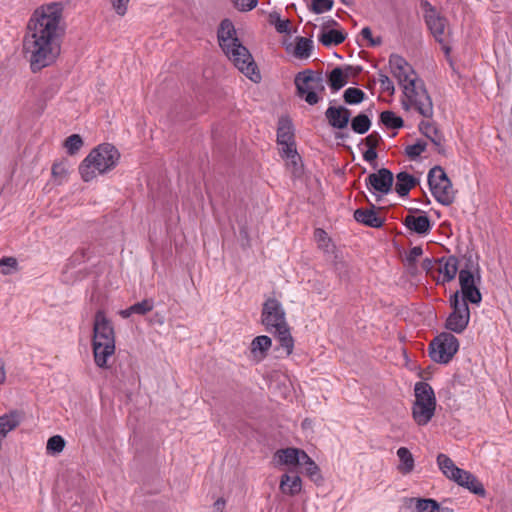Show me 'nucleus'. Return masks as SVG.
<instances>
[{"instance_id": "obj_1", "label": "nucleus", "mask_w": 512, "mask_h": 512, "mask_svg": "<svg viewBox=\"0 0 512 512\" xmlns=\"http://www.w3.org/2000/svg\"><path fill=\"white\" fill-rule=\"evenodd\" d=\"M65 30L61 2L46 3L34 11L24 41L33 71L47 67L57 60Z\"/></svg>"}, {"instance_id": "obj_2", "label": "nucleus", "mask_w": 512, "mask_h": 512, "mask_svg": "<svg viewBox=\"0 0 512 512\" xmlns=\"http://www.w3.org/2000/svg\"><path fill=\"white\" fill-rule=\"evenodd\" d=\"M217 37L219 46L233 65L251 81L258 83L261 74L251 53L237 37L236 29L230 20L224 19L220 23Z\"/></svg>"}, {"instance_id": "obj_3", "label": "nucleus", "mask_w": 512, "mask_h": 512, "mask_svg": "<svg viewBox=\"0 0 512 512\" xmlns=\"http://www.w3.org/2000/svg\"><path fill=\"white\" fill-rule=\"evenodd\" d=\"M261 318L266 330L277 338L280 344L278 350L284 356H289L293 352L294 340L282 304L275 298H268L263 304Z\"/></svg>"}, {"instance_id": "obj_4", "label": "nucleus", "mask_w": 512, "mask_h": 512, "mask_svg": "<svg viewBox=\"0 0 512 512\" xmlns=\"http://www.w3.org/2000/svg\"><path fill=\"white\" fill-rule=\"evenodd\" d=\"M115 331L105 312L99 310L94 316L92 349L95 364L106 368L108 360L115 353Z\"/></svg>"}, {"instance_id": "obj_5", "label": "nucleus", "mask_w": 512, "mask_h": 512, "mask_svg": "<svg viewBox=\"0 0 512 512\" xmlns=\"http://www.w3.org/2000/svg\"><path fill=\"white\" fill-rule=\"evenodd\" d=\"M120 153L111 144L104 143L92 149L79 165L83 181L90 182L98 175L105 174L116 167Z\"/></svg>"}, {"instance_id": "obj_6", "label": "nucleus", "mask_w": 512, "mask_h": 512, "mask_svg": "<svg viewBox=\"0 0 512 512\" xmlns=\"http://www.w3.org/2000/svg\"><path fill=\"white\" fill-rule=\"evenodd\" d=\"M400 102L405 111L414 110L425 118L433 116V103L421 79L402 88Z\"/></svg>"}, {"instance_id": "obj_7", "label": "nucleus", "mask_w": 512, "mask_h": 512, "mask_svg": "<svg viewBox=\"0 0 512 512\" xmlns=\"http://www.w3.org/2000/svg\"><path fill=\"white\" fill-rule=\"evenodd\" d=\"M415 401L412 406L413 420L419 426L427 425L436 410V397L432 387L426 382H417L414 387Z\"/></svg>"}, {"instance_id": "obj_8", "label": "nucleus", "mask_w": 512, "mask_h": 512, "mask_svg": "<svg viewBox=\"0 0 512 512\" xmlns=\"http://www.w3.org/2000/svg\"><path fill=\"white\" fill-rule=\"evenodd\" d=\"M294 82L298 95L309 105L319 102L321 99L319 93L324 91V81L320 74L312 70H305L296 75Z\"/></svg>"}, {"instance_id": "obj_9", "label": "nucleus", "mask_w": 512, "mask_h": 512, "mask_svg": "<svg viewBox=\"0 0 512 512\" xmlns=\"http://www.w3.org/2000/svg\"><path fill=\"white\" fill-rule=\"evenodd\" d=\"M428 183L434 198L442 205H450L455 199V191L445 171L436 166L429 171Z\"/></svg>"}, {"instance_id": "obj_10", "label": "nucleus", "mask_w": 512, "mask_h": 512, "mask_svg": "<svg viewBox=\"0 0 512 512\" xmlns=\"http://www.w3.org/2000/svg\"><path fill=\"white\" fill-rule=\"evenodd\" d=\"M459 349L458 339L450 333H441L431 343L429 355L437 363H448Z\"/></svg>"}, {"instance_id": "obj_11", "label": "nucleus", "mask_w": 512, "mask_h": 512, "mask_svg": "<svg viewBox=\"0 0 512 512\" xmlns=\"http://www.w3.org/2000/svg\"><path fill=\"white\" fill-rule=\"evenodd\" d=\"M452 312L446 320V328L455 333L463 332L470 320V311L465 300H460L459 291L450 297Z\"/></svg>"}, {"instance_id": "obj_12", "label": "nucleus", "mask_w": 512, "mask_h": 512, "mask_svg": "<svg viewBox=\"0 0 512 512\" xmlns=\"http://www.w3.org/2000/svg\"><path fill=\"white\" fill-rule=\"evenodd\" d=\"M459 284H460V300H465V303L480 304L482 295L479 290L480 276L474 274L470 270L462 269L459 271Z\"/></svg>"}, {"instance_id": "obj_13", "label": "nucleus", "mask_w": 512, "mask_h": 512, "mask_svg": "<svg viewBox=\"0 0 512 512\" xmlns=\"http://www.w3.org/2000/svg\"><path fill=\"white\" fill-rule=\"evenodd\" d=\"M277 141L281 146L282 156L289 160L295 170H297L300 157L294 147L292 125L288 120H280L277 130Z\"/></svg>"}, {"instance_id": "obj_14", "label": "nucleus", "mask_w": 512, "mask_h": 512, "mask_svg": "<svg viewBox=\"0 0 512 512\" xmlns=\"http://www.w3.org/2000/svg\"><path fill=\"white\" fill-rule=\"evenodd\" d=\"M389 68L401 88L420 79L412 66L400 55L392 54L389 57Z\"/></svg>"}, {"instance_id": "obj_15", "label": "nucleus", "mask_w": 512, "mask_h": 512, "mask_svg": "<svg viewBox=\"0 0 512 512\" xmlns=\"http://www.w3.org/2000/svg\"><path fill=\"white\" fill-rule=\"evenodd\" d=\"M423 9L425 21L430 32L438 42L442 43L447 30L446 19L440 15L430 2H424Z\"/></svg>"}, {"instance_id": "obj_16", "label": "nucleus", "mask_w": 512, "mask_h": 512, "mask_svg": "<svg viewBox=\"0 0 512 512\" xmlns=\"http://www.w3.org/2000/svg\"><path fill=\"white\" fill-rule=\"evenodd\" d=\"M305 453L302 449L292 447L279 449L274 454V461L277 467L297 470Z\"/></svg>"}, {"instance_id": "obj_17", "label": "nucleus", "mask_w": 512, "mask_h": 512, "mask_svg": "<svg viewBox=\"0 0 512 512\" xmlns=\"http://www.w3.org/2000/svg\"><path fill=\"white\" fill-rule=\"evenodd\" d=\"M366 183L370 191L381 195L388 194L393 184V174L386 168H382L375 173L370 174Z\"/></svg>"}, {"instance_id": "obj_18", "label": "nucleus", "mask_w": 512, "mask_h": 512, "mask_svg": "<svg viewBox=\"0 0 512 512\" xmlns=\"http://www.w3.org/2000/svg\"><path fill=\"white\" fill-rule=\"evenodd\" d=\"M86 255L84 250L75 252L62 271V281L67 284H73L78 281L82 276L81 264L85 262Z\"/></svg>"}, {"instance_id": "obj_19", "label": "nucleus", "mask_w": 512, "mask_h": 512, "mask_svg": "<svg viewBox=\"0 0 512 512\" xmlns=\"http://www.w3.org/2000/svg\"><path fill=\"white\" fill-rule=\"evenodd\" d=\"M303 488V481L299 476L297 470L290 469L286 470L281 476L279 480V490L280 492L289 497L297 496L301 493Z\"/></svg>"}, {"instance_id": "obj_20", "label": "nucleus", "mask_w": 512, "mask_h": 512, "mask_svg": "<svg viewBox=\"0 0 512 512\" xmlns=\"http://www.w3.org/2000/svg\"><path fill=\"white\" fill-rule=\"evenodd\" d=\"M450 480L454 481L459 486L468 489L475 495L481 497L486 495V491L482 483L469 471L463 470L461 468L459 470H455V476H453Z\"/></svg>"}, {"instance_id": "obj_21", "label": "nucleus", "mask_w": 512, "mask_h": 512, "mask_svg": "<svg viewBox=\"0 0 512 512\" xmlns=\"http://www.w3.org/2000/svg\"><path fill=\"white\" fill-rule=\"evenodd\" d=\"M325 116H326L329 124L333 128L344 129L345 127H347V125L349 123L351 113L346 107L330 106L326 110Z\"/></svg>"}, {"instance_id": "obj_22", "label": "nucleus", "mask_w": 512, "mask_h": 512, "mask_svg": "<svg viewBox=\"0 0 512 512\" xmlns=\"http://www.w3.org/2000/svg\"><path fill=\"white\" fill-rule=\"evenodd\" d=\"M357 71L352 66L336 67L329 75V84L334 91L340 90L344 87L351 76H354Z\"/></svg>"}, {"instance_id": "obj_23", "label": "nucleus", "mask_w": 512, "mask_h": 512, "mask_svg": "<svg viewBox=\"0 0 512 512\" xmlns=\"http://www.w3.org/2000/svg\"><path fill=\"white\" fill-rule=\"evenodd\" d=\"M439 280L449 282L453 280L458 272V260L454 256L443 257L437 261Z\"/></svg>"}, {"instance_id": "obj_24", "label": "nucleus", "mask_w": 512, "mask_h": 512, "mask_svg": "<svg viewBox=\"0 0 512 512\" xmlns=\"http://www.w3.org/2000/svg\"><path fill=\"white\" fill-rule=\"evenodd\" d=\"M272 346V340L266 335L255 337L250 345L251 358L256 362H261L267 356V352Z\"/></svg>"}, {"instance_id": "obj_25", "label": "nucleus", "mask_w": 512, "mask_h": 512, "mask_svg": "<svg viewBox=\"0 0 512 512\" xmlns=\"http://www.w3.org/2000/svg\"><path fill=\"white\" fill-rule=\"evenodd\" d=\"M354 218L357 222L373 228H379L383 224V219L374 209H357Z\"/></svg>"}, {"instance_id": "obj_26", "label": "nucleus", "mask_w": 512, "mask_h": 512, "mask_svg": "<svg viewBox=\"0 0 512 512\" xmlns=\"http://www.w3.org/2000/svg\"><path fill=\"white\" fill-rule=\"evenodd\" d=\"M404 223L409 230L418 234H426L431 229L430 220L426 215H408Z\"/></svg>"}, {"instance_id": "obj_27", "label": "nucleus", "mask_w": 512, "mask_h": 512, "mask_svg": "<svg viewBox=\"0 0 512 512\" xmlns=\"http://www.w3.org/2000/svg\"><path fill=\"white\" fill-rule=\"evenodd\" d=\"M416 178L407 172H400L396 176L395 191L399 196L408 195L409 191L416 185Z\"/></svg>"}, {"instance_id": "obj_28", "label": "nucleus", "mask_w": 512, "mask_h": 512, "mask_svg": "<svg viewBox=\"0 0 512 512\" xmlns=\"http://www.w3.org/2000/svg\"><path fill=\"white\" fill-rule=\"evenodd\" d=\"M397 457L399 459L398 471L403 475L411 473L415 466L412 453L406 447H400L397 450Z\"/></svg>"}, {"instance_id": "obj_29", "label": "nucleus", "mask_w": 512, "mask_h": 512, "mask_svg": "<svg viewBox=\"0 0 512 512\" xmlns=\"http://www.w3.org/2000/svg\"><path fill=\"white\" fill-rule=\"evenodd\" d=\"M299 466H302L304 468L305 474L313 482H315V483L322 482L323 478L320 473V469H319L318 465L307 453L304 454L303 460L301 461V464Z\"/></svg>"}, {"instance_id": "obj_30", "label": "nucleus", "mask_w": 512, "mask_h": 512, "mask_svg": "<svg viewBox=\"0 0 512 512\" xmlns=\"http://www.w3.org/2000/svg\"><path fill=\"white\" fill-rule=\"evenodd\" d=\"M419 129L427 138L431 140L436 146H441L443 142V136L431 121H422L419 124Z\"/></svg>"}, {"instance_id": "obj_31", "label": "nucleus", "mask_w": 512, "mask_h": 512, "mask_svg": "<svg viewBox=\"0 0 512 512\" xmlns=\"http://www.w3.org/2000/svg\"><path fill=\"white\" fill-rule=\"evenodd\" d=\"M70 164L68 160L62 159L58 162H55L52 166V177L56 184L61 185L67 181L68 175L70 173Z\"/></svg>"}, {"instance_id": "obj_32", "label": "nucleus", "mask_w": 512, "mask_h": 512, "mask_svg": "<svg viewBox=\"0 0 512 512\" xmlns=\"http://www.w3.org/2000/svg\"><path fill=\"white\" fill-rule=\"evenodd\" d=\"M313 49V41L305 38L298 37L296 39V45L294 47L293 54L296 58L299 59H307L310 57Z\"/></svg>"}, {"instance_id": "obj_33", "label": "nucleus", "mask_w": 512, "mask_h": 512, "mask_svg": "<svg viewBox=\"0 0 512 512\" xmlns=\"http://www.w3.org/2000/svg\"><path fill=\"white\" fill-rule=\"evenodd\" d=\"M318 40L324 46L330 47L342 43L345 40V35L339 30H328L323 31Z\"/></svg>"}, {"instance_id": "obj_34", "label": "nucleus", "mask_w": 512, "mask_h": 512, "mask_svg": "<svg viewBox=\"0 0 512 512\" xmlns=\"http://www.w3.org/2000/svg\"><path fill=\"white\" fill-rule=\"evenodd\" d=\"M437 465L441 472L448 478L451 479L455 476V470H459L460 468L455 465L450 457L447 455L440 453L437 456Z\"/></svg>"}, {"instance_id": "obj_35", "label": "nucleus", "mask_w": 512, "mask_h": 512, "mask_svg": "<svg viewBox=\"0 0 512 512\" xmlns=\"http://www.w3.org/2000/svg\"><path fill=\"white\" fill-rule=\"evenodd\" d=\"M314 238L317 242L319 249L329 254L335 253V245L332 243L331 239L328 237L327 233L323 229H316L314 232Z\"/></svg>"}, {"instance_id": "obj_36", "label": "nucleus", "mask_w": 512, "mask_h": 512, "mask_svg": "<svg viewBox=\"0 0 512 512\" xmlns=\"http://www.w3.org/2000/svg\"><path fill=\"white\" fill-rule=\"evenodd\" d=\"M269 21L274 25L277 32L285 34H289L291 32L290 21L288 19H281L278 12H271L269 14Z\"/></svg>"}, {"instance_id": "obj_37", "label": "nucleus", "mask_w": 512, "mask_h": 512, "mask_svg": "<svg viewBox=\"0 0 512 512\" xmlns=\"http://www.w3.org/2000/svg\"><path fill=\"white\" fill-rule=\"evenodd\" d=\"M380 120L387 128L399 129L403 126V120L392 111H383Z\"/></svg>"}, {"instance_id": "obj_38", "label": "nucleus", "mask_w": 512, "mask_h": 512, "mask_svg": "<svg viewBox=\"0 0 512 512\" xmlns=\"http://www.w3.org/2000/svg\"><path fill=\"white\" fill-rule=\"evenodd\" d=\"M371 126V121L365 114H359L351 122L352 130L358 134L366 133Z\"/></svg>"}, {"instance_id": "obj_39", "label": "nucleus", "mask_w": 512, "mask_h": 512, "mask_svg": "<svg viewBox=\"0 0 512 512\" xmlns=\"http://www.w3.org/2000/svg\"><path fill=\"white\" fill-rule=\"evenodd\" d=\"M364 97L365 93L362 90L353 87L346 89L343 94L344 101L350 105L361 103Z\"/></svg>"}, {"instance_id": "obj_40", "label": "nucleus", "mask_w": 512, "mask_h": 512, "mask_svg": "<svg viewBox=\"0 0 512 512\" xmlns=\"http://www.w3.org/2000/svg\"><path fill=\"white\" fill-rule=\"evenodd\" d=\"M65 447V440L60 435L52 436L47 441V453L49 454H59L63 451Z\"/></svg>"}, {"instance_id": "obj_41", "label": "nucleus", "mask_w": 512, "mask_h": 512, "mask_svg": "<svg viewBox=\"0 0 512 512\" xmlns=\"http://www.w3.org/2000/svg\"><path fill=\"white\" fill-rule=\"evenodd\" d=\"M83 146L82 138L78 134L70 135L64 142V147L71 155L77 153Z\"/></svg>"}, {"instance_id": "obj_42", "label": "nucleus", "mask_w": 512, "mask_h": 512, "mask_svg": "<svg viewBox=\"0 0 512 512\" xmlns=\"http://www.w3.org/2000/svg\"><path fill=\"white\" fill-rule=\"evenodd\" d=\"M0 268L2 274L9 275L17 271L18 262L14 257H3L0 259Z\"/></svg>"}, {"instance_id": "obj_43", "label": "nucleus", "mask_w": 512, "mask_h": 512, "mask_svg": "<svg viewBox=\"0 0 512 512\" xmlns=\"http://www.w3.org/2000/svg\"><path fill=\"white\" fill-rule=\"evenodd\" d=\"M416 509L418 512H436L439 509V505L432 499H418Z\"/></svg>"}, {"instance_id": "obj_44", "label": "nucleus", "mask_w": 512, "mask_h": 512, "mask_svg": "<svg viewBox=\"0 0 512 512\" xmlns=\"http://www.w3.org/2000/svg\"><path fill=\"white\" fill-rule=\"evenodd\" d=\"M154 308V301L152 299H145L132 305L134 314L144 315Z\"/></svg>"}, {"instance_id": "obj_45", "label": "nucleus", "mask_w": 512, "mask_h": 512, "mask_svg": "<svg viewBox=\"0 0 512 512\" xmlns=\"http://www.w3.org/2000/svg\"><path fill=\"white\" fill-rule=\"evenodd\" d=\"M333 266H334L335 272L338 274V276L341 279L347 277L348 265L338 254H335V256H334Z\"/></svg>"}, {"instance_id": "obj_46", "label": "nucleus", "mask_w": 512, "mask_h": 512, "mask_svg": "<svg viewBox=\"0 0 512 512\" xmlns=\"http://www.w3.org/2000/svg\"><path fill=\"white\" fill-rule=\"evenodd\" d=\"M425 149L426 143L418 141L415 144L407 146L405 151L410 158L415 159L416 157L420 156L425 151Z\"/></svg>"}, {"instance_id": "obj_47", "label": "nucleus", "mask_w": 512, "mask_h": 512, "mask_svg": "<svg viewBox=\"0 0 512 512\" xmlns=\"http://www.w3.org/2000/svg\"><path fill=\"white\" fill-rule=\"evenodd\" d=\"M333 2H310L309 9L316 14H321L332 9Z\"/></svg>"}, {"instance_id": "obj_48", "label": "nucleus", "mask_w": 512, "mask_h": 512, "mask_svg": "<svg viewBox=\"0 0 512 512\" xmlns=\"http://www.w3.org/2000/svg\"><path fill=\"white\" fill-rule=\"evenodd\" d=\"M378 82L380 84V87L383 91L389 92L390 94H393L395 91L394 84L392 80L385 74H379L378 76Z\"/></svg>"}, {"instance_id": "obj_49", "label": "nucleus", "mask_w": 512, "mask_h": 512, "mask_svg": "<svg viewBox=\"0 0 512 512\" xmlns=\"http://www.w3.org/2000/svg\"><path fill=\"white\" fill-rule=\"evenodd\" d=\"M361 36L363 37V39L367 40L371 46H377L381 44L380 38L375 39L372 37V31L369 27H364L361 30Z\"/></svg>"}, {"instance_id": "obj_50", "label": "nucleus", "mask_w": 512, "mask_h": 512, "mask_svg": "<svg viewBox=\"0 0 512 512\" xmlns=\"http://www.w3.org/2000/svg\"><path fill=\"white\" fill-rule=\"evenodd\" d=\"M423 254V250L421 247L419 246H415L413 248L410 249L408 255H407V260L408 262L410 263H413L415 262L420 256H422Z\"/></svg>"}, {"instance_id": "obj_51", "label": "nucleus", "mask_w": 512, "mask_h": 512, "mask_svg": "<svg viewBox=\"0 0 512 512\" xmlns=\"http://www.w3.org/2000/svg\"><path fill=\"white\" fill-rule=\"evenodd\" d=\"M258 2H235V7L238 11L248 12L257 6Z\"/></svg>"}, {"instance_id": "obj_52", "label": "nucleus", "mask_w": 512, "mask_h": 512, "mask_svg": "<svg viewBox=\"0 0 512 512\" xmlns=\"http://www.w3.org/2000/svg\"><path fill=\"white\" fill-rule=\"evenodd\" d=\"M114 11L123 16L127 12V2H112Z\"/></svg>"}, {"instance_id": "obj_53", "label": "nucleus", "mask_w": 512, "mask_h": 512, "mask_svg": "<svg viewBox=\"0 0 512 512\" xmlns=\"http://www.w3.org/2000/svg\"><path fill=\"white\" fill-rule=\"evenodd\" d=\"M6 381V370L5 364L2 358H0V385H3Z\"/></svg>"}, {"instance_id": "obj_54", "label": "nucleus", "mask_w": 512, "mask_h": 512, "mask_svg": "<svg viewBox=\"0 0 512 512\" xmlns=\"http://www.w3.org/2000/svg\"><path fill=\"white\" fill-rule=\"evenodd\" d=\"M120 315L123 317V318H128L130 317L132 314H134V311L132 310V306H130L129 308L125 309V310H121L120 312Z\"/></svg>"}, {"instance_id": "obj_55", "label": "nucleus", "mask_w": 512, "mask_h": 512, "mask_svg": "<svg viewBox=\"0 0 512 512\" xmlns=\"http://www.w3.org/2000/svg\"><path fill=\"white\" fill-rule=\"evenodd\" d=\"M364 157L366 160H372L376 157V152L374 149H369L365 152Z\"/></svg>"}, {"instance_id": "obj_56", "label": "nucleus", "mask_w": 512, "mask_h": 512, "mask_svg": "<svg viewBox=\"0 0 512 512\" xmlns=\"http://www.w3.org/2000/svg\"><path fill=\"white\" fill-rule=\"evenodd\" d=\"M366 141L368 145L371 147L370 149H373V147L376 145V138L373 135H369L366 138Z\"/></svg>"}, {"instance_id": "obj_57", "label": "nucleus", "mask_w": 512, "mask_h": 512, "mask_svg": "<svg viewBox=\"0 0 512 512\" xmlns=\"http://www.w3.org/2000/svg\"><path fill=\"white\" fill-rule=\"evenodd\" d=\"M423 267H424V269H427V270L431 269V268L433 267V262H432V260H430V259H426V260L424 261V263H423Z\"/></svg>"}, {"instance_id": "obj_58", "label": "nucleus", "mask_w": 512, "mask_h": 512, "mask_svg": "<svg viewBox=\"0 0 512 512\" xmlns=\"http://www.w3.org/2000/svg\"><path fill=\"white\" fill-rule=\"evenodd\" d=\"M215 506L219 509L220 507L224 506V501L223 500H217L215 502Z\"/></svg>"}]
</instances>
